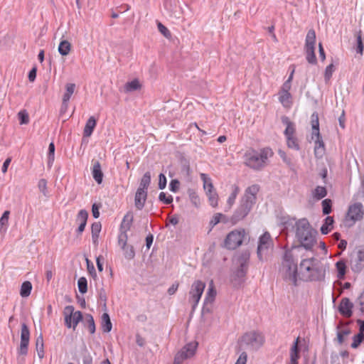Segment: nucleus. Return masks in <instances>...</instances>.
<instances>
[{"mask_svg":"<svg viewBox=\"0 0 364 364\" xmlns=\"http://www.w3.org/2000/svg\"><path fill=\"white\" fill-rule=\"evenodd\" d=\"M274 155L269 147H264L259 150L250 149L243 156L244 164L255 171H261L269 164V159Z\"/></svg>","mask_w":364,"mask_h":364,"instance_id":"1","label":"nucleus"},{"mask_svg":"<svg viewBox=\"0 0 364 364\" xmlns=\"http://www.w3.org/2000/svg\"><path fill=\"white\" fill-rule=\"evenodd\" d=\"M259 191V186L257 184L252 185L246 188L239 206L232 216L231 220L234 223L242 220L249 214L256 203Z\"/></svg>","mask_w":364,"mask_h":364,"instance_id":"2","label":"nucleus"},{"mask_svg":"<svg viewBox=\"0 0 364 364\" xmlns=\"http://www.w3.org/2000/svg\"><path fill=\"white\" fill-rule=\"evenodd\" d=\"M300 270L310 281H322L325 278L326 267L318 259L310 258L303 259L300 263Z\"/></svg>","mask_w":364,"mask_h":364,"instance_id":"3","label":"nucleus"},{"mask_svg":"<svg viewBox=\"0 0 364 364\" xmlns=\"http://www.w3.org/2000/svg\"><path fill=\"white\" fill-rule=\"evenodd\" d=\"M296 237L301 245L306 250H311L316 242V234L311 228L309 221L306 218H301L296 221Z\"/></svg>","mask_w":364,"mask_h":364,"instance_id":"4","label":"nucleus"},{"mask_svg":"<svg viewBox=\"0 0 364 364\" xmlns=\"http://www.w3.org/2000/svg\"><path fill=\"white\" fill-rule=\"evenodd\" d=\"M280 272L286 282L294 286L297 285V264L291 251L285 252Z\"/></svg>","mask_w":364,"mask_h":364,"instance_id":"5","label":"nucleus"},{"mask_svg":"<svg viewBox=\"0 0 364 364\" xmlns=\"http://www.w3.org/2000/svg\"><path fill=\"white\" fill-rule=\"evenodd\" d=\"M264 341V336L262 333L257 331L245 333L240 339L242 344L245 345L249 349L252 350L259 349L263 346Z\"/></svg>","mask_w":364,"mask_h":364,"instance_id":"6","label":"nucleus"},{"mask_svg":"<svg viewBox=\"0 0 364 364\" xmlns=\"http://www.w3.org/2000/svg\"><path fill=\"white\" fill-rule=\"evenodd\" d=\"M315 44H316V32L314 29H310L307 32L304 50L306 53V58L309 63L316 64L317 60L315 55Z\"/></svg>","mask_w":364,"mask_h":364,"instance_id":"7","label":"nucleus"},{"mask_svg":"<svg viewBox=\"0 0 364 364\" xmlns=\"http://www.w3.org/2000/svg\"><path fill=\"white\" fill-rule=\"evenodd\" d=\"M273 247V242L270 234L265 232L259 238L257 246V257L259 260L262 261L267 259V256Z\"/></svg>","mask_w":364,"mask_h":364,"instance_id":"8","label":"nucleus"},{"mask_svg":"<svg viewBox=\"0 0 364 364\" xmlns=\"http://www.w3.org/2000/svg\"><path fill=\"white\" fill-rule=\"evenodd\" d=\"M363 215L364 209L361 203H355L350 205L346 216V225L349 227L353 225L357 221L363 219Z\"/></svg>","mask_w":364,"mask_h":364,"instance_id":"9","label":"nucleus"},{"mask_svg":"<svg viewBox=\"0 0 364 364\" xmlns=\"http://www.w3.org/2000/svg\"><path fill=\"white\" fill-rule=\"evenodd\" d=\"M205 287V282L200 280H196L192 284L189 291L188 301L191 304L193 310H194L197 306L204 291Z\"/></svg>","mask_w":364,"mask_h":364,"instance_id":"10","label":"nucleus"},{"mask_svg":"<svg viewBox=\"0 0 364 364\" xmlns=\"http://www.w3.org/2000/svg\"><path fill=\"white\" fill-rule=\"evenodd\" d=\"M245 231L243 229L231 231L225 240V246L229 250H235L240 246L245 237Z\"/></svg>","mask_w":364,"mask_h":364,"instance_id":"11","label":"nucleus"},{"mask_svg":"<svg viewBox=\"0 0 364 364\" xmlns=\"http://www.w3.org/2000/svg\"><path fill=\"white\" fill-rule=\"evenodd\" d=\"M132 221L133 215L131 213H128L124 215L120 226V232L118 235V245L120 247L128 245L127 231L129 230Z\"/></svg>","mask_w":364,"mask_h":364,"instance_id":"12","label":"nucleus"},{"mask_svg":"<svg viewBox=\"0 0 364 364\" xmlns=\"http://www.w3.org/2000/svg\"><path fill=\"white\" fill-rule=\"evenodd\" d=\"M30 340V331L28 326L23 323L21 330V343L18 350L19 355H26L28 353V347Z\"/></svg>","mask_w":364,"mask_h":364,"instance_id":"13","label":"nucleus"},{"mask_svg":"<svg viewBox=\"0 0 364 364\" xmlns=\"http://www.w3.org/2000/svg\"><path fill=\"white\" fill-rule=\"evenodd\" d=\"M353 304L347 297L341 299L338 306V311L346 318H350L353 314Z\"/></svg>","mask_w":364,"mask_h":364,"instance_id":"14","label":"nucleus"},{"mask_svg":"<svg viewBox=\"0 0 364 364\" xmlns=\"http://www.w3.org/2000/svg\"><path fill=\"white\" fill-rule=\"evenodd\" d=\"M364 268V250H358L351 261V269L354 272H360Z\"/></svg>","mask_w":364,"mask_h":364,"instance_id":"15","label":"nucleus"},{"mask_svg":"<svg viewBox=\"0 0 364 364\" xmlns=\"http://www.w3.org/2000/svg\"><path fill=\"white\" fill-rule=\"evenodd\" d=\"M147 198V191L137 188L134 197V205L137 210H142Z\"/></svg>","mask_w":364,"mask_h":364,"instance_id":"16","label":"nucleus"},{"mask_svg":"<svg viewBox=\"0 0 364 364\" xmlns=\"http://www.w3.org/2000/svg\"><path fill=\"white\" fill-rule=\"evenodd\" d=\"M315 146H314V154L316 158H321L325 152V145L322 139V136L319 134V136H314Z\"/></svg>","mask_w":364,"mask_h":364,"instance_id":"17","label":"nucleus"},{"mask_svg":"<svg viewBox=\"0 0 364 364\" xmlns=\"http://www.w3.org/2000/svg\"><path fill=\"white\" fill-rule=\"evenodd\" d=\"M96 125L97 120L95 118V117H90L87 121L86 122L85 126L84 127L83 136L90 137L92 135Z\"/></svg>","mask_w":364,"mask_h":364,"instance_id":"18","label":"nucleus"},{"mask_svg":"<svg viewBox=\"0 0 364 364\" xmlns=\"http://www.w3.org/2000/svg\"><path fill=\"white\" fill-rule=\"evenodd\" d=\"M92 174L95 181L100 184L103 180V173L102 171L100 163L97 161L93 163V166L92 168Z\"/></svg>","mask_w":364,"mask_h":364,"instance_id":"19","label":"nucleus"},{"mask_svg":"<svg viewBox=\"0 0 364 364\" xmlns=\"http://www.w3.org/2000/svg\"><path fill=\"white\" fill-rule=\"evenodd\" d=\"M282 122L287 126L284 130V135L287 137L293 136L295 134V125L290 121L288 117L282 116Z\"/></svg>","mask_w":364,"mask_h":364,"instance_id":"20","label":"nucleus"},{"mask_svg":"<svg viewBox=\"0 0 364 364\" xmlns=\"http://www.w3.org/2000/svg\"><path fill=\"white\" fill-rule=\"evenodd\" d=\"M248 259L249 257L244 256L240 262V267L235 272V276L239 279H242L246 275L247 267H248Z\"/></svg>","mask_w":364,"mask_h":364,"instance_id":"21","label":"nucleus"},{"mask_svg":"<svg viewBox=\"0 0 364 364\" xmlns=\"http://www.w3.org/2000/svg\"><path fill=\"white\" fill-rule=\"evenodd\" d=\"M311 124L312 127L311 139H314V136H319V121L318 115L314 112L311 116Z\"/></svg>","mask_w":364,"mask_h":364,"instance_id":"22","label":"nucleus"},{"mask_svg":"<svg viewBox=\"0 0 364 364\" xmlns=\"http://www.w3.org/2000/svg\"><path fill=\"white\" fill-rule=\"evenodd\" d=\"M75 311L73 306H67L64 309L65 325L68 328L73 327V314Z\"/></svg>","mask_w":364,"mask_h":364,"instance_id":"23","label":"nucleus"},{"mask_svg":"<svg viewBox=\"0 0 364 364\" xmlns=\"http://www.w3.org/2000/svg\"><path fill=\"white\" fill-rule=\"evenodd\" d=\"M292 96L290 92H279V101L286 108H289L292 105Z\"/></svg>","mask_w":364,"mask_h":364,"instance_id":"24","label":"nucleus"},{"mask_svg":"<svg viewBox=\"0 0 364 364\" xmlns=\"http://www.w3.org/2000/svg\"><path fill=\"white\" fill-rule=\"evenodd\" d=\"M240 192V188L237 185L234 184L232 186V193L229 196L227 200V210H230L235 202L236 198Z\"/></svg>","mask_w":364,"mask_h":364,"instance_id":"25","label":"nucleus"},{"mask_svg":"<svg viewBox=\"0 0 364 364\" xmlns=\"http://www.w3.org/2000/svg\"><path fill=\"white\" fill-rule=\"evenodd\" d=\"M141 84L138 79H134L127 82L124 86V92L126 93L132 92L141 89Z\"/></svg>","mask_w":364,"mask_h":364,"instance_id":"26","label":"nucleus"},{"mask_svg":"<svg viewBox=\"0 0 364 364\" xmlns=\"http://www.w3.org/2000/svg\"><path fill=\"white\" fill-rule=\"evenodd\" d=\"M101 320V326L102 331L105 333L111 331L112 325L109 314L107 313H104L102 315Z\"/></svg>","mask_w":364,"mask_h":364,"instance_id":"27","label":"nucleus"},{"mask_svg":"<svg viewBox=\"0 0 364 364\" xmlns=\"http://www.w3.org/2000/svg\"><path fill=\"white\" fill-rule=\"evenodd\" d=\"M197 346V343H189L186 344L179 352H183V355H187V358H191L195 354Z\"/></svg>","mask_w":364,"mask_h":364,"instance_id":"28","label":"nucleus"},{"mask_svg":"<svg viewBox=\"0 0 364 364\" xmlns=\"http://www.w3.org/2000/svg\"><path fill=\"white\" fill-rule=\"evenodd\" d=\"M216 290L214 287L213 281L210 282L208 286V291L205 294V303H213L216 296Z\"/></svg>","mask_w":364,"mask_h":364,"instance_id":"29","label":"nucleus"},{"mask_svg":"<svg viewBox=\"0 0 364 364\" xmlns=\"http://www.w3.org/2000/svg\"><path fill=\"white\" fill-rule=\"evenodd\" d=\"M71 50V43L67 40H62L58 46V50L63 56H66L69 54Z\"/></svg>","mask_w":364,"mask_h":364,"instance_id":"30","label":"nucleus"},{"mask_svg":"<svg viewBox=\"0 0 364 364\" xmlns=\"http://www.w3.org/2000/svg\"><path fill=\"white\" fill-rule=\"evenodd\" d=\"M333 218L331 216H327L325 218L324 223L321 227V232L323 235H327L333 229Z\"/></svg>","mask_w":364,"mask_h":364,"instance_id":"31","label":"nucleus"},{"mask_svg":"<svg viewBox=\"0 0 364 364\" xmlns=\"http://www.w3.org/2000/svg\"><path fill=\"white\" fill-rule=\"evenodd\" d=\"M200 177L203 182V188L206 193L215 191L213 189L212 180L210 177H208L207 174L200 173Z\"/></svg>","mask_w":364,"mask_h":364,"instance_id":"32","label":"nucleus"},{"mask_svg":"<svg viewBox=\"0 0 364 364\" xmlns=\"http://www.w3.org/2000/svg\"><path fill=\"white\" fill-rule=\"evenodd\" d=\"M299 337H298L294 342L293 346L290 349V360L298 361L299 358Z\"/></svg>","mask_w":364,"mask_h":364,"instance_id":"33","label":"nucleus"},{"mask_svg":"<svg viewBox=\"0 0 364 364\" xmlns=\"http://www.w3.org/2000/svg\"><path fill=\"white\" fill-rule=\"evenodd\" d=\"M121 249L123 251V255L125 259L128 260H132L135 257V251L134 248L131 245H126V246L121 247Z\"/></svg>","mask_w":364,"mask_h":364,"instance_id":"34","label":"nucleus"},{"mask_svg":"<svg viewBox=\"0 0 364 364\" xmlns=\"http://www.w3.org/2000/svg\"><path fill=\"white\" fill-rule=\"evenodd\" d=\"M75 88V85L74 83H68L65 87V92L63 96V101H64V104L68 102L70 100L72 95L73 94Z\"/></svg>","mask_w":364,"mask_h":364,"instance_id":"35","label":"nucleus"},{"mask_svg":"<svg viewBox=\"0 0 364 364\" xmlns=\"http://www.w3.org/2000/svg\"><path fill=\"white\" fill-rule=\"evenodd\" d=\"M337 270V277L340 279H343L346 272V265L343 260H339L336 263Z\"/></svg>","mask_w":364,"mask_h":364,"instance_id":"36","label":"nucleus"},{"mask_svg":"<svg viewBox=\"0 0 364 364\" xmlns=\"http://www.w3.org/2000/svg\"><path fill=\"white\" fill-rule=\"evenodd\" d=\"M151 183V173L147 171L142 176L139 186L138 188H141L142 190H145L147 191V189Z\"/></svg>","mask_w":364,"mask_h":364,"instance_id":"37","label":"nucleus"},{"mask_svg":"<svg viewBox=\"0 0 364 364\" xmlns=\"http://www.w3.org/2000/svg\"><path fill=\"white\" fill-rule=\"evenodd\" d=\"M32 284L30 282L26 281L23 282L21 287L20 294L22 297H27L31 294Z\"/></svg>","mask_w":364,"mask_h":364,"instance_id":"38","label":"nucleus"},{"mask_svg":"<svg viewBox=\"0 0 364 364\" xmlns=\"http://www.w3.org/2000/svg\"><path fill=\"white\" fill-rule=\"evenodd\" d=\"M36 350H37L38 355L39 358H43L44 356V350H43V336L41 334L36 338Z\"/></svg>","mask_w":364,"mask_h":364,"instance_id":"39","label":"nucleus"},{"mask_svg":"<svg viewBox=\"0 0 364 364\" xmlns=\"http://www.w3.org/2000/svg\"><path fill=\"white\" fill-rule=\"evenodd\" d=\"M357 47L356 52L360 55H363L364 50L363 39L362 37V31H359L356 34Z\"/></svg>","mask_w":364,"mask_h":364,"instance_id":"40","label":"nucleus"},{"mask_svg":"<svg viewBox=\"0 0 364 364\" xmlns=\"http://www.w3.org/2000/svg\"><path fill=\"white\" fill-rule=\"evenodd\" d=\"M326 195L327 191L323 186H317L314 192V198H316L317 200L322 199L323 198L326 197Z\"/></svg>","mask_w":364,"mask_h":364,"instance_id":"41","label":"nucleus"},{"mask_svg":"<svg viewBox=\"0 0 364 364\" xmlns=\"http://www.w3.org/2000/svg\"><path fill=\"white\" fill-rule=\"evenodd\" d=\"M10 212L9 210H5L0 218V231H2L4 227H5L4 231L6 230V227L9 223Z\"/></svg>","mask_w":364,"mask_h":364,"instance_id":"42","label":"nucleus"},{"mask_svg":"<svg viewBox=\"0 0 364 364\" xmlns=\"http://www.w3.org/2000/svg\"><path fill=\"white\" fill-rule=\"evenodd\" d=\"M287 144L289 148L294 150H299L300 149L298 139L295 136L287 137Z\"/></svg>","mask_w":364,"mask_h":364,"instance_id":"43","label":"nucleus"},{"mask_svg":"<svg viewBox=\"0 0 364 364\" xmlns=\"http://www.w3.org/2000/svg\"><path fill=\"white\" fill-rule=\"evenodd\" d=\"M77 287L81 294H85L87 291V281L85 277H82L77 281Z\"/></svg>","mask_w":364,"mask_h":364,"instance_id":"44","label":"nucleus"},{"mask_svg":"<svg viewBox=\"0 0 364 364\" xmlns=\"http://www.w3.org/2000/svg\"><path fill=\"white\" fill-rule=\"evenodd\" d=\"M206 194L208 196L210 205L213 208L217 207L218 204V196L217 193L215 191H213L206 193Z\"/></svg>","mask_w":364,"mask_h":364,"instance_id":"45","label":"nucleus"},{"mask_svg":"<svg viewBox=\"0 0 364 364\" xmlns=\"http://www.w3.org/2000/svg\"><path fill=\"white\" fill-rule=\"evenodd\" d=\"M364 340V333H358V334L355 335L353 338V343H351V347L353 348H357L360 344L363 342Z\"/></svg>","mask_w":364,"mask_h":364,"instance_id":"46","label":"nucleus"},{"mask_svg":"<svg viewBox=\"0 0 364 364\" xmlns=\"http://www.w3.org/2000/svg\"><path fill=\"white\" fill-rule=\"evenodd\" d=\"M87 211L85 210H80L77 215L76 222L78 223H87Z\"/></svg>","mask_w":364,"mask_h":364,"instance_id":"47","label":"nucleus"},{"mask_svg":"<svg viewBox=\"0 0 364 364\" xmlns=\"http://www.w3.org/2000/svg\"><path fill=\"white\" fill-rule=\"evenodd\" d=\"M86 321L87 323V328L91 334H93L95 332V321L92 315L87 314L86 315Z\"/></svg>","mask_w":364,"mask_h":364,"instance_id":"48","label":"nucleus"},{"mask_svg":"<svg viewBox=\"0 0 364 364\" xmlns=\"http://www.w3.org/2000/svg\"><path fill=\"white\" fill-rule=\"evenodd\" d=\"M323 213L328 215L331 212L332 202L330 199H325L322 201Z\"/></svg>","mask_w":364,"mask_h":364,"instance_id":"49","label":"nucleus"},{"mask_svg":"<svg viewBox=\"0 0 364 364\" xmlns=\"http://www.w3.org/2000/svg\"><path fill=\"white\" fill-rule=\"evenodd\" d=\"M54 155H55V145H54L53 142H51L48 146V164L49 166H51L54 161V158H55Z\"/></svg>","mask_w":364,"mask_h":364,"instance_id":"50","label":"nucleus"},{"mask_svg":"<svg viewBox=\"0 0 364 364\" xmlns=\"http://www.w3.org/2000/svg\"><path fill=\"white\" fill-rule=\"evenodd\" d=\"M82 319V314L81 311H73V328L75 330L78 323Z\"/></svg>","mask_w":364,"mask_h":364,"instance_id":"51","label":"nucleus"},{"mask_svg":"<svg viewBox=\"0 0 364 364\" xmlns=\"http://www.w3.org/2000/svg\"><path fill=\"white\" fill-rule=\"evenodd\" d=\"M350 331L348 328L338 331L337 338H338V342L339 343V344H342L343 343L344 337L346 336H348V334H350Z\"/></svg>","mask_w":364,"mask_h":364,"instance_id":"52","label":"nucleus"},{"mask_svg":"<svg viewBox=\"0 0 364 364\" xmlns=\"http://www.w3.org/2000/svg\"><path fill=\"white\" fill-rule=\"evenodd\" d=\"M18 117L21 124H26L29 122L28 114L25 110L20 111Z\"/></svg>","mask_w":364,"mask_h":364,"instance_id":"53","label":"nucleus"},{"mask_svg":"<svg viewBox=\"0 0 364 364\" xmlns=\"http://www.w3.org/2000/svg\"><path fill=\"white\" fill-rule=\"evenodd\" d=\"M157 27L159 32L166 38H168L171 37V34L169 30L163 25L161 22L157 23Z\"/></svg>","mask_w":364,"mask_h":364,"instance_id":"54","label":"nucleus"},{"mask_svg":"<svg viewBox=\"0 0 364 364\" xmlns=\"http://www.w3.org/2000/svg\"><path fill=\"white\" fill-rule=\"evenodd\" d=\"M159 200L164 204L168 205L173 202V198L171 195L166 196L164 192H161L159 196Z\"/></svg>","mask_w":364,"mask_h":364,"instance_id":"55","label":"nucleus"},{"mask_svg":"<svg viewBox=\"0 0 364 364\" xmlns=\"http://www.w3.org/2000/svg\"><path fill=\"white\" fill-rule=\"evenodd\" d=\"M333 71H334L333 65L332 63L326 68L325 73H324V78H325L326 82H328L330 80V79L332 77Z\"/></svg>","mask_w":364,"mask_h":364,"instance_id":"56","label":"nucleus"},{"mask_svg":"<svg viewBox=\"0 0 364 364\" xmlns=\"http://www.w3.org/2000/svg\"><path fill=\"white\" fill-rule=\"evenodd\" d=\"M224 217L225 216L222 213H215L210 221V225L213 228L215 225L219 223L221 220V218Z\"/></svg>","mask_w":364,"mask_h":364,"instance_id":"57","label":"nucleus"},{"mask_svg":"<svg viewBox=\"0 0 364 364\" xmlns=\"http://www.w3.org/2000/svg\"><path fill=\"white\" fill-rule=\"evenodd\" d=\"M101 229L102 225L100 222L93 223L91 226L92 235H100Z\"/></svg>","mask_w":364,"mask_h":364,"instance_id":"58","label":"nucleus"},{"mask_svg":"<svg viewBox=\"0 0 364 364\" xmlns=\"http://www.w3.org/2000/svg\"><path fill=\"white\" fill-rule=\"evenodd\" d=\"M186 359H187V355H183V352H178L175 355L173 364H181Z\"/></svg>","mask_w":364,"mask_h":364,"instance_id":"59","label":"nucleus"},{"mask_svg":"<svg viewBox=\"0 0 364 364\" xmlns=\"http://www.w3.org/2000/svg\"><path fill=\"white\" fill-rule=\"evenodd\" d=\"M86 263L87 267V271L89 272V273L92 275V277H96L97 274L93 263L91 261H90L87 258H86Z\"/></svg>","mask_w":364,"mask_h":364,"instance_id":"60","label":"nucleus"},{"mask_svg":"<svg viewBox=\"0 0 364 364\" xmlns=\"http://www.w3.org/2000/svg\"><path fill=\"white\" fill-rule=\"evenodd\" d=\"M166 178L164 173H160L159 176V188L163 190L166 186Z\"/></svg>","mask_w":364,"mask_h":364,"instance_id":"61","label":"nucleus"},{"mask_svg":"<svg viewBox=\"0 0 364 364\" xmlns=\"http://www.w3.org/2000/svg\"><path fill=\"white\" fill-rule=\"evenodd\" d=\"M38 187L41 192L43 193V195H46V188H47V181L46 179H40L38 183Z\"/></svg>","mask_w":364,"mask_h":364,"instance_id":"62","label":"nucleus"},{"mask_svg":"<svg viewBox=\"0 0 364 364\" xmlns=\"http://www.w3.org/2000/svg\"><path fill=\"white\" fill-rule=\"evenodd\" d=\"M179 188V181L178 180H172L169 184V189L172 192H176Z\"/></svg>","mask_w":364,"mask_h":364,"instance_id":"63","label":"nucleus"},{"mask_svg":"<svg viewBox=\"0 0 364 364\" xmlns=\"http://www.w3.org/2000/svg\"><path fill=\"white\" fill-rule=\"evenodd\" d=\"M247 355L245 352L240 354L235 364H245L247 362Z\"/></svg>","mask_w":364,"mask_h":364,"instance_id":"64","label":"nucleus"}]
</instances>
